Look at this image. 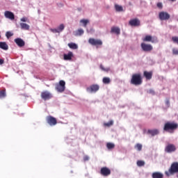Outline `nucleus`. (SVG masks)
I'll list each match as a JSON object with an SVG mask.
<instances>
[{
	"mask_svg": "<svg viewBox=\"0 0 178 178\" xmlns=\"http://www.w3.org/2000/svg\"><path fill=\"white\" fill-rule=\"evenodd\" d=\"M88 42L93 47H101L102 45V40L100 39L90 38Z\"/></svg>",
	"mask_w": 178,
	"mask_h": 178,
	"instance_id": "5",
	"label": "nucleus"
},
{
	"mask_svg": "<svg viewBox=\"0 0 178 178\" xmlns=\"http://www.w3.org/2000/svg\"><path fill=\"white\" fill-rule=\"evenodd\" d=\"M72 58H73V53L72 51L68 52L67 54H64L65 60H72Z\"/></svg>",
	"mask_w": 178,
	"mask_h": 178,
	"instance_id": "20",
	"label": "nucleus"
},
{
	"mask_svg": "<svg viewBox=\"0 0 178 178\" xmlns=\"http://www.w3.org/2000/svg\"><path fill=\"white\" fill-rule=\"evenodd\" d=\"M129 26H131V27H138V26H140L141 22H140V19L135 18L129 20Z\"/></svg>",
	"mask_w": 178,
	"mask_h": 178,
	"instance_id": "10",
	"label": "nucleus"
},
{
	"mask_svg": "<svg viewBox=\"0 0 178 178\" xmlns=\"http://www.w3.org/2000/svg\"><path fill=\"white\" fill-rule=\"evenodd\" d=\"M172 54L174 55H178V49H172Z\"/></svg>",
	"mask_w": 178,
	"mask_h": 178,
	"instance_id": "38",
	"label": "nucleus"
},
{
	"mask_svg": "<svg viewBox=\"0 0 178 178\" xmlns=\"http://www.w3.org/2000/svg\"><path fill=\"white\" fill-rule=\"evenodd\" d=\"M132 86H141L143 84V76L140 73L133 74L130 80Z\"/></svg>",
	"mask_w": 178,
	"mask_h": 178,
	"instance_id": "1",
	"label": "nucleus"
},
{
	"mask_svg": "<svg viewBox=\"0 0 178 178\" xmlns=\"http://www.w3.org/2000/svg\"><path fill=\"white\" fill-rule=\"evenodd\" d=\"M29 19L27 17H22L20 19L21 22H28Z\"/></svg>",
	"mask_w": 178,
	"mask_h": 178,
	"instance_id": "42",
	"label": "nucleus"
},
{
	"mask_svg": "<svg viewBox=\"0 0 178 178\" xmlns=\"http://www.w3.org/2000/svg\"><path fill=\"white\" fill-rule=\"evenodd\" d=\"M90 160V157L88 156H83V161L85 162H86V161H89Z\"/></svg>",
	"mask_w": 178,
	"mask_h": 178,
	"instance_id": "40",
	"label": "nucleus"
},
{
	"mask_svg": "<svg viewBox=\"0 0 178 178\" xmlns=\"http://www.w3.org/2000/svg\"><path fill=\"white\" fill-rule=\"evenodd\" d=\"M40 97L44 101H48L52 98V93L49 92L47 90L43 91L41 92Z\"/></svg>",
	"mask_w": 178,
	"mask_h": 178,
	"instance_id": "6",
	"label": "nucleus"
},
{
	"mask_svg": "<svg viewBox=\"0 0 178 178\" xmlns=\"http://www.w3.org/2000/svg\"><path fill=\"white\" fill-rule=\"evenodd\" d=\"M51 31L52 32V33H60L59 32V29H51Z\"/></svg>",
	"mask_w": 178,
	"mask_h": 178,
	"instance_id": "41",
	"label": "nucleus"
},
{
	"mask_svg": "<svg viewBox=\"0 0 178 178\" xmlns=\"http://www.w3.org/2000/svg\"><path fill=\"white\" fill-rule=\"evenodd\" d=\"M66 85V83L65 82V81H60L58 84H56V90L58 92H63V91H65V86Z\"/></svg>",
	"mask_w": 178,
	"mask_h": 178,
	"instance_id": "8",
	"label": "nucleus"
},
{
	"mask_svg": "<svg viewBox=\"0 0 178 178\" xmlns=\"http://www.w3.org/2000/svg\"><path fill=\"white\" fill-rule=\"evenodd\" d=\"M76 34H77V35H83V34H84V30H83L81 29H78L76 31Z\"/></svg>",
	"mask_w": 178,
	"mask_h": 178,
	"instance_id": "32",
	"label": "nucleus"
},
{
	"mask_svg": "<svg viewBox=\"0 0 178 178\" xmlns=\"http://www.w3.org/2000/svg\"><path fill=\"white\" fill-rule=\"evenodd\" d=\"M68 47L70 48V49H77L79 48V46L76 43H68Z\"/></svg>",
	"mask_w": 178,
	"mask_h": 178,
	"instance_id": "24",
	"label": "nucleus"
},
{
	"mask_svg": "<svg viewBox=\"0 0 178 178\" xmlns=\"http://www.w3.org/2000/svg\"><path fill=\"white\" fill-rule=\"evenodd\" d=\"M147 134H151L152 136V137H154V136H158V134H159V130H158V129H149L147 131Z\"/></svg>",
	"mask_w": 178,
	"mask_h": 178,
	"instance_id": "18",
	"label": "nucleus"
},
{
	"mask_svg": "<svg viewBox=\"0 0 178 178\" xmlns=\"http://www.w3.org/2000/svg\"><path fill=\"white\" fill-rule=\"evenodd\" d=\"M0 48L4 51H8V49H9V47L5 42H0Z\"/></svg>",
	"mask_w": 178,
	"mask_h": 178,
	"instance_id": "21",
	"label": "nucleus"
},
{
	"mask_svg": "<svg viewBox=\"0 0 178 178\" xmlns=\"http://www.w3.org/2000/svg\"><path fill=\"white\" fill-rule=\"evenodd\" d=\"M19 26H20L22 30H26V31L30 30V25H29L26 23L22 22L19 24Z\"/></svg>",
	"mask_w": 178,
	"mask_h": 178,
	"instance_id": "22",
	"label": "nucleus"
},
{
	"mask_svg": "<svg viewBox=\"0 0 178 178\" xmlns=\"http://www.w3.org/2000/svg\"><path fill=\"white\" fill-rule=\"evenodd\" d=\"M160 20H169L170 19V15L166 12H160L159 14Z\"/></svg>",
	"mask_w": 178,
	"mask_h": 178,
	"instance_id": "11",
	"label": "nucleus"
},
{
	"mask_svg": "<svg viewBox=\"0 0 178 178\" xmlns=\"http://www.w3.org/2000/svg\"><path fill=\"white\" fill-rule=\"evenodd\" d=\"M156 6L159 9H162V8H163V5L161 2L157 3Z\"/></svg>",
	"mask_w": 178,
	"mask_h": 178,
	"instance_id": "37",
	"label": "nucleus"
},
{
	"mask_svg": "<svg viewBox=\"0 0 178 178\" xmlns=\"http://www.w3.org/2000/svg\"><path fill=\"white\" fill-rule=\"evenodd\" d=\"M178 124L175 122H167L165 123L163 127L164 131H168V133H173L175 130H177Z\"/></svg>",
	"mask_w": 178,
	"mask_h": 178,
	"instance_id": "2",
	"label": "nucleus"
},
{
	"mask_svg": "<svg viewBox=\"0 0 178 178\" xmlns=\"http://www.w3.org/2000/svg\"><path fill=\"white\" fill-rule=\"evenodd\" d=\"M103 83L104 84H109V83H111V79L108 77H104Z\"/></svg>",
	"mask_w": 178,
	"mask_h": 178,
	"instance_id": "30",
	"label": "nucleus"
},
{
	"mask_svg": "<svg viewBox=\"0 0 178 178\" xmlns=\"http://www.w3.org/2000/svg\"><path fill=\"white\" fill-rule=\"evenodd\" d=\"M99 90V86L93 84L86 88L88 92H97Z\"/></svg>",
	"mask_w": 178,
	"mask_h": 178,
	"instance_id": "12",
	"label": "nucleus"
},
{
	"mask_svg": "<svg viewBox=\"0 0 178 178\" xmlns=\"http://www.w3.org/2000/svg\"><path fill=\"white\" fill-rule=\"evenodd\" d=\"M5 60H3V59L0 58V65H3Z\"/></svg>",
	"mask_w": 178,
	"mask_h": 178,
	"instance_id": "44",
	"label": "nucleus"
},
{
	"mask_svg": "<svg viewBox=\"0 0 178 178\" xmlns=\"http://www.w3.org/2000/svg\"><path fill=\"white\" fill-rule=\"evenodd\" d=\"M106 147L108 149H113V148H115V144L112 143H107Z\"/></svg>",
	"mask_w": 178,
	"mask_h": 178,
	"instance_id": "28",
	"label": "nucleus"
},
{
	"mask_svg": "<svg viewBox=\"0 0 178 178\" xmlns=\"http://www.w3.org/2000/svg\"><path fill=\"white\" fill-rule=\"evenodd\" d=\"M100 175L102 176H109L111 175V169L108 168V167H103L100 170Z\"/></svg>",
	"mask_w": 178,
	"mask_h": 178,
	"instance_id": "14",
	"label": "nucleus"
},
{
	"mask_svg": "<svg viewBox=\"0 0 178 178\" xmlns=\"http://www.w3.org/2000/svg\"><path fill=\"white\" fill-rule=\"evenodd\" d=\"M100 69H102V70H104V72H108V70H109V69H105V67H104V65H100Z\"/></svg>",
	"mask_w": 178,
	"mask_h": 178,
	"instance_id": "39",
	"label": "nucleus"
},
{
	"mask_svg": "<svg viewBox=\"0 0 178 178\" xmlns=\"http://www.w3.org/2000/svg\"><path fill=\"white\" fill-rule=\"evenodd\" d=\"M175 173H178V162L172 163L169 170L165 172V175L168 177L170 176H173Z\"/></svg>",
	"mask_w": 178,
	"mask_h": 178,
	"instance_id": "3",
	"label": "nucleus"
},
{
	"mask_svg": "<svg viewBox=\"0 0 178 178\" xmlns=\"http://www.w3.org/2000/svg\"><path fill=\"white\" fill-rule=\"evenodd\" d=\"M46 120L49 126H56L58 124V120L52 115L47 116Z\"/></svg>",
	"mask_w": 178,
	"mask_h": 178,
	"instance_id": "7",
	"label": "nucleus"
},
{
	"mask_svg": "<svg viewBox=\"0 0 178 178\" xmlns=\"http://www.w3.org/2000/svg\"><path fill=\"white\" fill-rule=\"evenodd\" d=\"M106 127H111V126H113V120H111L108 122H106L104 124Z\"/></svg>",
	"mask_w": 178,
	"mask_h": 178,
	"instance_id": "31",
	"label": "nucleus"
},
{
	"mask_svg": "<svg viewBox=\"0 0 178 178\" xmlns=\"http://www.w3.org/2000/svg\"><path fill=\"white\" fill-rule=\"evenodd\" d=\"M172 41L174 42V44H178V37L177 36H173L172 38Z\"/></svg>",
	"mask_w": 178,
	"mask_h": 178,
	"instance_id": "33",
	"label": "nucleus"
},
{
	"mask_svg": "<svg viewBox=\"0 0 178 178\" xmlns=\"http://www.w3.org/2000/svg\"><path fill=\"white\" fill-rule=\"evenodd\" d=\"M0 38H1V35H0Z\"/></svg>",
	"mask_w": 178,
	"mask_h": 178,
	"instance_id": "45",
	"label": "nucleus"
},
{
	"mask_svg": "<svg viewBox=\"0 0 178 178\" xmlns=\"http://www.w3.org/2000/svg\"><path fill=\"white\" fill-rule=\"evenodd\" d=\"M137 165L140 167L144 166V165H145V162H144V161H138Z\"/></svg>",
	"mask_w": 178,
	"mask_h": 178,
	"instance_id": "34",
	"label": "nucleus"
},
{
	"mask_svg": "<svg viewBox=\"0 0 178 178\" xmlns=\"http://www.w3.org/2000/svg\"><path fill=\"white\" fill-rule=\"evenodd\" d=\"M5 97H6V90H0V98H5Z\"/></svg>",
	"mask_w": 178,
	"mask_h": 178,
	"instance_id": "29",
	"label": "nucleus"
},
{
	"mask_svg": "<svg viewBox=\"0 0 178 178\" xmlns=\"http://www.w3.org/2000/svg\"><path fill=\"white\" fill-rule=\"evenodd\" d=\"M13 35V33H12V32L10 31H7L6 33V37H7L8 38H10V37H12Z\"/></svg>",
	"mask_w": 178,
	"mask_h": 178,
	"instance_id": "36",
	"label": "nucleus"
},
{
	"mask_svg": "<svg viewBox=\"0 0 178 178\" xmlns=\"http://www.w3.org/2000/svg\"><path fill=\"white\" fill-rule=\"evenodd\" d=\"M152 178H163V174L159 172H154L152 174Z\"/></svg>",
	"mask_w": 178,
	"mask_h": 178,
	"instance_id": "19",
	"label": "nucleus"
},
{
	"mask_svg": "<svg viewBox=\"0 0 178 178\" xmlns=\"http://www.w3.org/2000/svg\"><path fill=\"white\" fill-rule=\"evenodd\" d=\"M15 44H17V46L19 47V48H22V47H24L25 45V42L24 40H23V39L20 38H17L16 39L14 40Z\"/></svg>",
	"mask_w": 178,
	"mask_h": 178,
	"instance_id": "16",
	"label": "nucleus"
},
{
	"mask_svg": "<svg viewBox=\"0 0 178 178\" xmlns=\"http://www.w3.org/2000/svg\"><path fill=\"white\" fill-rule=\"evenodd\" d=\"M4 16L6 19H9L10 20H15V14L10 11H5Z\"/></svg>",
	"mask_w": 178,
	"mask_h": 178,
	"instance_id": "15",
	"label": "nucleus"
},
{
	"mask_svg": "<svg viewBox=\"0 0 178 178\" xmlns=\"http://www.w3.org/2000/svg\"><path fill=\"white\" fill-rule=\"evenodd\" d=\"M111 33H115V34L119 35V34H120V29H119V27L113 26L111 28Z\"/></svg>",
	"mask_w": 178,
	"mask_h": 178,
	"instance_id": "23",
	"label": "nucleus"
},
{
	"mask_svg": "<svg viewBox=\"0 0 178 178\" xmlns=\"http://www.w3.org/2000/svg\"><path fill=\"white\" fill-rule=\"evenodd\" d=\"M134 148L135 149H137V151H141V149H143V145L140 143H137L135 145Z\"/></svg>",
	"mask_w": 178,
	"mask_h": 178,
	"instance_id": "27",
	"label": "nucleus"
},
{
	"mask_svg": "<svg viewBox=\"0 0 178 178\" xmlns=\"http://www.w3.org/2000/svg\"><path fill=\"white\" fill-rule=\"evenodd\" d=\"M144 42H152V44H156L158 42V38L151 36V35H147L143 39Z\"/></svg>",
	"mask_w": 178,
	"mask_h": 178,
	"instance_id": "4",
	"label": "nucleus"
},
{
	"mask_svg": "<svg viewBox=\"0 0 178 178\" xmlns=\"http://www.w3.org/2000/svg\"><path fill=\"white\" fill-rule=\"evenodd\" d=\"M115 8L116 12H123V7H122V6L115 4Z\"/></svg>",
	"mask_w": 178,
	"mask_h": 178,
	"instance_id": "25",
	"label": "nucleus"
},
{
	"mask_svg": "<svg viewBox=\"0 0 178 178\" xmlns=\"http://www.w3.org/2000/svg\"><path fill=\"white\" fill-rule=\"evenodd\" d=\"M140 47L144 52H151V51L154 49V47L150 44H146L144 42L140 44Z\"/></svg>",
	"mask_w": 178,
	"mask_h": 178,
	"instance_id": "9",
	"label": "nucleus"
},
{
	"mask_svg": "<svg viewBox=\"0 0 178 178\" xmlns=\"http://www.w3.org/2000/svg\"><path fill=\"white\" fill-rule=\"evenodd\" d=\"M176 149V145L173 144H168L165 148V152H168V154H171V152H175Z\"/></svg>",
	"mask_w": 178,
	"mask_h": 178,
	"instance_id": "13",
	"label": "nucleus"
},
{
	"mask_svg": "<svg viewBox=\"0 0 178 178\" xmlns=\"http://www.w3.org/2000/svg\"><path fill=\"white\" fill-rule=\"evenodd\" d=\"M80 23H82V24H83L84 27H87V24H88V23H90V21L88 19H81L80 20Z\"/></svg>",
	"mask_w": 178,
	"mask_h": 178,
	"instance_id": "26",
	"label": "nucleus"
},
{
	"mask_svg": "<svg viewBox=\"0 0 178 178\" xmlns=\"http://www.w3.org/2000/svg\"><path fill=\"white\" fill-rule=\"evenodd\" d=\"M143 76L145 77L146 80H151V79H152V72L145 71Z\"/></svg>",
	"mask_w": 178,
	"mask_h": 178,
	"instance_id": "17",
	"label": "nucleus"
},
{
	"mask_svg": "<svg viewBox=\"0 0 178 178\" xmlns=\"http://www.w3.org/2000/svg\"><path fill=\"white\" fill-rule=\"evenodd\" d=\"M165 105H167L168 106L170 105V102L169 101V99L165 101Z\"/></svg>",
	"mask_w": 178,
	"mask_h": 178,
	"instance_id": "43",
	"label": "nucleus"
},
{
	"mask_svg": "<svg viewBox=\"0 0 178 178\" xmlns=\"http://www.w3.org/2000/svg\"><path fill=\"white\" fill-rule=\"evenodd\" d=\"M65 29V25H63V24H61L58 28V30L59 31V32L60 33V31H63V29Z\"/></svg>",
	"mask_w": 178,
	"mask_h": 178,
	"instance_id": "35",
	"label": "nucleus"
}]
</instances>
